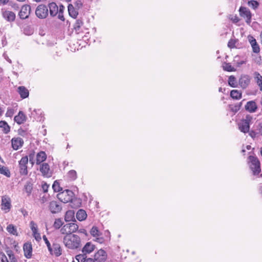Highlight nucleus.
<instances>
[{"label": "nucleus", "instance_id": "obj_1", "mask_svg": "<svg viewBox=\"0 0 262 262\" xmlns=\"http://www.w3.org/2000/svg\"><path fill=\"white\" fill-rule=\"evenodd\" d=\"M64 246L68 249L75 250L81 247V239L76 234H70L66 235L63 238Z\"/></svg>", "mask_w": 262, "mask_h": 262}, {"label": "nucleus", "instance_id": "obj_2", "mask_svg": "<svg viewBox=\"0 0 262 262\" xmlns=\"http://www.w3.org/2000/svg\"><path fill=\"white\" fill-rule=\"evenodd\" d=\"M248 163L253 174H258L260 172L261 168L260 162L256 157L252 156H249L248 158Z\"/></svg>", "mask_w": 262, "mask_h": 262}, {"label": "nucleus", "instance_id": "obj_3", "mask_svg": "<svg viewBox=\"0 0 262 262\" xmlns=\"http://www.w3.org/2000/svg\"><path fill=\"white\" fill-rule=\"evenodd\" d=\"M74 193L70 190H65L58 194V199L64 203H67L72 201L74 198Z\"/></svg>", "mask_w": 262, "mask_h": 262}, {"label": "nucleus", "instance_id": "obj_4", "mask_svg": "<svg viewBox=\"0 0 262 262\" xmlns=\"http://www.w3.org/2000/svg\"><path fill=\"white\" fill-rule=\"evenodd\" d=\"M252 120V117L250 115L246 116L245 118L238 123V127L239 130L244 133H247L249 132L250 123Z\"/></svg>", "mask_w": 262, "mask_h": 262}, {"label": "nucleus", "instance_id": "obj_5", "mask_svg": "<svg viewBox=\"0 0 262 262\" xmlns=\"http://www.w3.org/2000/svg\"><path fill=\"white\" fill-rule=\"evenodd\" d=\"M78 229V226L74 223H70L63 226L60 229L62 234L68 235L75 232Z\"/></svg>", "mask_w": 262, "mask_h": 262}, {"label": "nucleus", "instance_id": "obj_6", "mask_svg": "<svg viewBox=\"0 0 262 262\" xmlns=\"http://www.w3.org/2000/svg\"><path fill=\"white\" fill-rule=\"evenodd\" d=\"M35 14L39 18H45L48 15V9L44 5H39L36 9Z\"/></svg>", "mask_w": 262, "mask_h": 262}, {"label": "nucleus", "instance_id": "obj_7", "mask_svg": "<svg viewBox=\"0 0 262 262\" xmlns=\"http://www.w3.org/2000/svg\"><path fill=\"white\" fill-rule=\"evenodd\" d=\"M240 15L243 17L245 20L246 22L249 25L251 21V13L249 9L246 7H241L239 9Z\"/></svg>", "mask_w": 262, "mask_h": 262}, {"label": "nucleus", "instance_id": "obj_8", "mask_svg": "<svg viewBox=\"0 0 262 262\" xmlns=\"http://www.w3.org/2000/svg\"><path fill=\"white\" fill-rule=\"evenodd\" d=\"M106 252L102 249L98 250L94 255V259L96 262H104L107 259Z\"/></svg>", "mask_w": 262, "mask_h": 262}, {"label": "nucleus", "instance_id": "obj_9", "mask_svg": "<svg viewBox=\"0 0 262 262\" xmlns=\"http://www.w3.org/2000/svg\"><path fill=\"white\" fill-rule=\"evenodd\" d=\"M90 234L94 237H95V241L102 244L104 242L103 238L100 237L101 233L96 226H93L90 230Z\"/></svg>", "mask_w": 262, "mask_h": 262}, {"label": "nucleus", "instance_id": "obj_10", "mask_svg": "<svg viewBox=\"0 0 262 262\" xmlns=\"http://www.w3.org/2000/svg\"><path fill=\"white\" fill-rule=\"evenodd\" d=\"M28 162V158L27 156L23 157L19 162L20 173L21 174L26 175L27 174V166Z\"/></svg>", "mask_w": 262, "mask_h": 262}, {"label": "nucleus", "instance_id": "obj_11", "mask_svg": "<svg viewBox=\"0 0 262 262\" xmlns=\"http://www.w3.org/2000/svg\"><path fill=\"white\" fill-rule=\"evenodd\" d=\"M31 12V7L29 5H23L19 12V16L21 19L27 18Z\"/></svg>", "mask_w": 262, "mask_h": 262}, {"label": "nucleus", "instance_id": "obj_12", "mask_svg": "<svg viewBox=\"0 0 262 262\" xmlns=\"http://www.w3.org/2000/svg\"><path fill=\"white\" fill-rule=\"evenodd\" d=\"M2 209L5 212L9 211L11 208V200L10 198L7 196H3L2 199Z\"/></svg>", "mask_w": 262, "mask_h": 262}, {"label": "nucleus", "instance_id": "obj_13", "mask_svg": "<svg viewBox=\"0 0 262 262\" xmlns=\"http://www.w3.org/2000/svg\"><path fill=\"white\" fill-rule=\"evenodd\" d=\"M12 147L14 150H18L24 144V140L20 137H14L11 139Z\"/></svg>", "mask_w": 262, "mask_h": 262}, {"label": "nucleus", "instance_id": "obj_14", "mask_svg": "<svg viewBox=\"0 0 262 262\" xmlns=\"http://www.w3.org/2000/svg\"><path fill=\"white\" fill-rule=\"evenodd\" d=\"M30 227L32 231L33 237L37 241L39 242L41 239V235L38 232V228L37 225L34 221H31L30 223Z\"/></svg>", "mask_w": 262, "mask_h": 262}, {"label": "nucleus", "instance_id": "obj_15", "mask_svg": "<svg viewBox=\"0 0 262 262\" xmlns=\"http://www.w3.org/2000/svg\"><path fill=\"white\" fill-rule=\"evenodd\" d=\"M49 208L52 213H57L61 210V207L56 201H52L50 202Z\"/></svg>", "mask_w": 262, "mask_h": 262}, {"label": "nucleus", "instance_id": "obj_16", "mask_svg": "<svg viewBox=\"0 0 262 262\" xmlns=\"http://www.w3.org/2000/svg\"><path fill=\"white\" fill-rule=\"evenodd\" d=\"M40 171L45 178H49L52 175L49 165L47 163H43L40 166Z\"/></svg>", "mask_w": 262, "mask_h": 262}, {"label": "nucleus", "instance_id": "obj_17", "mask_svg": "<svg viewBox=\"0 0 262 262\" xmlns=\"http://www.w3.org/2000/svg\"><path fill=\"white\" fill-rule=\"evenodd\" d=\"M248 40L252 48L253 52L255 53H259L260 49L256 39L252 36L249 35L248 36Z\"/></svg>", "mask_w": 262, "mask_h": 262}, {"label": "nucleus", "instance_id": "obj_18", "mask_svg": "<svg viewBox=\"0 0 262 262\" xmlns=\"http://www.w3.org/2000/svg\"><path fill=\"white\" fill-rule=\"evenodd\" d=\"M24 255L27 258H30L32 255V246L30 243L24 244L23 246Z\"/></svg>", "mask_w": 262, "mask_h": 262}, {"label": "nucleus", "instance_id": "obj_19", "mask_svg": "<svg viewBox=\"0 0 262 262\" xmlns=\"http://www.w3.org/2000/svg\"><path fill=\"white\" fill-rule=\"evenodd\" d=\"M245 107L247 111L250 113H254L257 110V106L254 101H249L247 102Z\"/></svg>", "mask_w": 262, "mask_h": 262}, {"label": "nucleus", "instance_id": "obj_20", "mask_svg": "<svg viewBox=\"0 0 262 262\" xmlns=\"http://www.w3.org/2000/svg\"><path fill=\"white\" fill-rule=\"evenodd\" d=\"M49 250L51 254L55 255L56 256H59L61 254V248L58 244H53L50 250Z\"/></svg>", "mask_w": 262, "mask_h": 262}, {"label": "nucleus", "instance_id": "obj_21", "mask_svg": "<svg viewBox=\"0 0 262 262\" xmlns=\"http://www.w3.org/2000/svg\"><path fill=\"white\" fill-rule=\"evenodd\" d=\"M95 249V246L91 242H88L83 247L82 251L84 254H90Z\"/></svg>", "mask_w": 262, "mask_h": 262}, {"label": "nucleus", "instance_id": "obj_22", "mask_svg": "<svg viewBox=\"0 0 262 262\" xmlns=\"http://www.w3.org/2000/svg\"><path fill=\"white\" fill-rule=\"evenodd\" d=\"M27 119V117L25 115V114L21 112L20 111L18 115L15 116L14 117V121L18 124H21L24 123Z\"/></svg>", "mask_w": 262, "mask_h": 262}, {"label": "nucleus", "instance_id": "obj_23", "mask_svg": "<svg viewBox=\"0 0 262 262\" xmlns=\"http://www.w3.org/2000/svg\"><path fill=\"white\" fill-rule=\"evenodd\" d=\"M4 18L8 21H13L15 19V14L14 12L10 11H5L3 13Z\"/></svg>", "mask_w": 262, "mask_h": 262}, {"label": "nucleus", "instance_id": "obj_24", "mask_svg": "<svg viewBox=\"0 0 262 262\" xmlns=\"http://www.w3.org/2000/svg\"><path fill=\"white\" fill-rule=\"evenodd\" d=\"M250 82L249 77L247 75H243L241 77L239 80V84L242 88H246Z\"/></svg>", "mask_w": 262, "mask_h": 262}, {"label": "nucleus", "instance_id": "obj_25", "mask_svg": "<svg viewBox=\"0 0 262 262\" xmlns=\"http://www.w3.org/2000/svg\"><path fill=\"white\" fill-rule=\"evenodd\" d=\"M6 230L10 234L16 236L19 235L17 227L13 224H10L8 225Z\"/></svg>", "mask_w": 262, "mask_h": 262}, {"label": "nucleus", "instance_id": "obj_26", "mask_svg": "<svg viewBox=\"0 0 262 262\" xmlns=\"http://www.w3.org/2000/svg\"><path fill=\"white\" fill-rule=\"evenodd\" d=\"M50 15L54 16L58 14V7L56 3L52 2L49 4Z\"/></svg>", "mask_w": 262, "mask_h": 262}, {"label": "nucleus", "instance_id": "obj_27", "mask_svg": "<svg viewBox=\"0 0 262 262\" xmlns=\"http://www.w3.org/2000/svg\"><path fill=\"white\" fill-rule=\"evenodd\" d=\"M47 155L44 151H40L36 155V164H39L46 160Z\"/></svg>", "mask_w": 262, "mask_h": 262}, {"label": "nucleus", "instance_id": "obj_28", "mask_svg": "<svg viewBox=\"0 0 262 262\" xmlns=\"http://www.w3.org/2000/svg\"><path fill=\"white\" fill-rule=\"evenodd\" d=\"M18 92L22 98H26L29 96V91L24 86H19L18 88Z\"/></svg>", "mask_w": 262, "mask_h": 262}, {"label": "nucleus", "instance_id": "obj_29", "mask_svg": "<svg viewBox=\"0 0 262 262\" xmlns=\"http://www.w3.org/2000/svg\"><path fill=\"white\" fill-rule=\"evenodd\" d=\"M68 12L69 15L73 18H76L78 14L77 10L74 8L72 4L68 6Z\"/></svg>", "mask_w": 262, "mask_h": 262}, {"label": "nucleus", "instance_id": "obj_30", "mask_svg": "<svg viewBox=\"0 0 262 262\" xmlns=\"http://www.w3.org/2000/svg\"><path fill=\"white\" fill-rule=\"evenodd\" d=\"M87 216L86 212L82 209L79 210L76 213V217L78 220L82 221L84 220Z\"/></svg>", "mask_w": 262, "mask_h": 262}, {"label": "nucleus", "instance_id": "obj_31", "mask_svg": "<svg viewBox=\"0 0 262 262\" xmlns=\"http://www.w3.org/2000/svg\"><path fill=\"white\" fill-rule=\"evenodd\" d=\"M6 252L9 257L10 262H18V258L15 256L12 250H7Z\"/></svg>", "mask_w": 262, "mask_h": 262}, {"label": "nucleus", "instance_id": "obj_32", "mask_svg": "<svg viewBox=\"0 0 262 262\" xmlns=\"http://www.w3.org/2000/svg\"><path fill=\"white\" fill-rule=\"evenodd\" d=\"M76 258L78 262H95L94 259L91 258H86L82 255H77Z\"/></svg>", "mask_w": 262, "mask_h": 262}, {"label": "nucleus", "instance_id": "obj_33", "mask_svg": "<svg viewBox=\"0 0 262 262\" xmlns=\"http://www.w3.org/2000/svg\"><path fill=\"white\" fill-rule=\"evenodd\" d=\"M231 97L235 99H239L242 97V93L236 90H232L230 92Z\"/></svg>", "mask_w": 262, "mask_h": 262}, {"label": "nucleus", "instance_id": "obj_34", "mask_svg": "<svg viewBox=\"0 0 262 262\" xmlns=\"http://www.w3.org/2000/svg\"><path fill=\"white\" fill-rule=\"evenodd\" d=\"M0 173L6 176L8 178L10 177V172L8 168L1 165H0Z\"/></svg>", "mask_w": 262, "mask_h": 262}, {"label": "nucleus", "instance_id": "obj_35", "mask_svg": "<svg viewBox=\"0 0 262 262\" xmlns=\"http://www.w3.org/2000/svg\"><path fill=\"white\" fill-rule=\"evenodd\" d=\"M74 213L72 210H68L66 212L64 216V220L66 222L71 221L74 217Z\"/></svg>", "mask_w": 262, "mask_h": 262}, {"label": "nucleus", "instance_id": "obj_36", "mask_svg": "<svg viewBox=\"0 0 262 262\" xmlns=\"http://www.w3.org/2000/svg\"><path fill=\"white\" fill-rule=\"evenodd\" d=\"M0 127L3 128V131L5 133L7 134L10 132V127L6 122L4 121H0Z\"/></svg>", "mask_w": 262, "mask_h": 262}, {"label": "nucleus", "instance_id": "obj_37", "mask_svg": "<svg viewBox=\"0 0 262 262\" xmlns=\"http://www.w3.org/2000/svg\"><path fill=\"white\" fill-rule=\"evenodd\" d=\"M228 84L230 86L235 88L236 86V79L233 76H230L228 79Z\"/></svg>", "mask_w": 262, "mask_h": 262}, {"label": "nucleus", "instance_id": "obj_38", "mask_svg": "<svg viewBox=\"0 0 262 262\" xmlns=\"http://www.w3.org/2000/svg\"><path fill=\"white\" fill-rule=\"evenodd\" d=\"M256 82L259 87V89L262 91V76L259 73H256Z\"/></svg>", "mask_w": 262, "mask_h": 262}, {"label": "nucleus", "instance_id": "obj_39", "mask_svg": "<svg viewBox=\"0 0 262 262\" xmlns=\"http://www.w3.org/2000/svg\"><path fill=\"white\" fill-rule=\"evenodd\" d=\"M63 224V223L61 219H57L55 220V222L53 224V227L56 229H59L62 226Z\"/></svg>", "mask_w": 262, "mask_h": 262}, {"label": "nucleus", "instance_id": "obj_40", "mask_svg": "<svg viewBox=\"0 0 262 262\" xmlns=\"http://www.w3.org/2000/svg\"><path fill=\"white\" fill-rule=\"evenodd\" d=\"M223 69L225 71H227L228 72H233L235 71V69L232 67L229 63H225L223 66Z\"/></svg>", "mask_w": 262, "mask_h": 262}, {"label": "nucleus", "instance_id": "obj_41", "mask_svg": "<svg viewBox=\"0 0 262 262\" xmlns=\"http://www.w3.org/2000/svg\"><path fill=\"white\" fill-rule=\"evenodd\" d=\"M249 5L254 9H256L259 6V3L254 0H251L248 2Z\"/></svg>", "mask_w": 262, "mask_h": 262}, {"label": "nucleus", "instance_id": "obj_42", "mask_svg": "<svg viewBox=\"0 0 262 262\" xmlns=\"http://www.w3.org/2000/svg\"><path fill=\"white\" fill-rule=\"evenodd\" d=\"M52 187L55 191L58 192L62 190V188L59 186L58 181H54L52 185Z\"/></svg>", "mask_w": 262, "mask_h": 262}, {"label": "nucleus", "instance_id": "obj_43", "mask_svg": "<svg viewBox=\"0 0 262 262\" xmlns=\"http://www.w3.org/2000/svg\"><path fill=\"white\" fill-rule=\"evenodd\" d=\"M237 42V40H236V39H231L229 42H228V46L230 48H236V43Z\"/></svg>", "mask_w": 262, "mask_h": 262}, {"label": "nucleus", "instance_id": "obj_44", "mask_svg": "<svg viewBox=\"0 0 262 262\" xmlns=\"http://www.w3.org/2000/svg\"><path fill=\"white\" fill-rule=\"evenodd\" d=\"M49 195L47 194H43L40 198V202L41 204H44L48 201Z\"/></svg>", "mask_w": 262, "mask_h": 262}, {"label": "nucleus", "instance_id": "obj_45", "mask_svg": "<svg viewBox=\"0 0 262 262\" xmlns=\"http://www.w3.org/2000/svg\"><path fill=\"white\" fill-rule=\"evenodd\" d=\"M25 189L26 192L29 195L31 193L32 190V185L30 183H28L27 185L25 186Z\"/></svg>", "mask_w": 262, "mask_h": 262}, {"label": "nucleus", "instance_id": "obj_46", "mask_svg": "<svg viewBox=\"0 0 262 262\" xmlns=\"http://www.w3.org/2000/svg\"><path fill=\"white\" fill-rule=\"evenodd\" d=\"M69 176L70 179H76L77 178L76 177V172L75 170H71L69 172Z\"/></svg>", "mask_w": 262, "mask_h": 262}, {"label": "nucleus", "instance_id": "obj_47", "mask_svg": "<svg viewBox=\"0 0 262 262\" xmlns=\"http://www.w3.org/2000/svg\"><path fill=\"white\" fill-rule=\"evenodd\" d=\"M0 262H9L7 256L3 253H0Z\"/></svg>", "mask_w": 262, "mask_h": 262}, {"label": "nucleus", "instance_id": "obj_48", "mask_svg": "<svg viewBox=\"0 0 262 262\" xmlns=\"http://www.w3.org/2000/svg\"><path fill=\"white\" fill-rule=\"evenodd\" d=\"M42 238H43V239L45 241L46 244L47 245V246L48 247V250H50L51 245L49 241H48L47 237H46V235H43Z\"/></svg>", "mask_w": 262, "mask_h": 262}, {"label": "nucleus", "instance_id": "obj_49", "mask_svg": "<svg viewBox=\"0 0 262 262\" xmlns=\"http://www.w3.org/2000/svg\"><path fill=\"white\" fill-rule=\"evenodd\" d=\"M13 114V111L11 108L8 109L6 113V116L7 117H11Z\"/></svg>", "mask_w": 262, "mask_h": 262}, {"label": "nucleus", "instance_id": "obj_50", "mask_svg": "<svg viewBox=\"0 0 262 262\" xmlns=\"http://www.w3.org/2000/svg\"><path fill=\"white\" fill-rule=\"evenodd\" d=\"M230 19L234 23H237L239 21V19L236 15L231 16Z\"/></svg>", "mask_w": 262, "mask_h": 262}, {"label": "nucleus", "instance_id": "obj_51", "mask_svg": "<svg viewBox=\"0 0 262 262\" xmlns=\"http://www.w3.org/2000/svg\"><path fill=\"white\" fill-rule=\"evenodd\" d=\"M48 187L49 185H47L46 183H44L42 184V188L44 192H47Z\"/></svg>", "mask_w": 262, "mask_h": 262}, {"label": "nucleus", "instance_id": "obj_52", "mask_svg": "<svg viewBox=\"0 0 262 262\" xmlns=\"http://www.w3.org/2000/svg\"><path fill=\"white\" fill-rule=\"evenodd\" d=\"M241 105L242 103H240L238 105L234 106V107L232 108V111H234L235 112L238 111L239 110Z\"/></svg>", "mask_w": 262, "mask_h": 262}, {"label": "nucleus", "instance_id": "obj_53", "mask_svg": "<svg viewBox=\"0 0 262 262\" xmlns=\"http://www.w3.org/2000/svg\"><path fill=\"white\" fill-rule=\"evenodd\" d=\"M256 127L257 129L259 131V133L262 135V122H259Z\"/></svg>", "mask_w": 262, "mask_h": 262}, {"label": "nucleus", "instance_id": "obj_54", "mask_svg": "<svg viewBox=\"0 0 262 262\" xmlns=\"http://www.w3.org/2000/svg\"><path fill=\"white\" fill-rule=\"evenodd\" d=\"M64 9V7L62 5H60L59 6V8H58V13H63V11Z\"/></svg>", "mask_w": 262, "mask_h": 262}, {"label": "nucleus", "instance_id": "obj_55", "mask_svg": "<svg viewBox=\"0 0 262 262\" xmlns=\"http://www.w3.org/2000/svg\"><path fill=\"white\" fill-rule=\"evenodd\" d=\"M58 13V18L62 20H64V17L63 15V13Z\"/></svg>", "mask_w": 262, "mask_h": 262}, {"label": "nucleus", "instance_id": "obj_56", "mask_svg": "<svg viewBox=\"0 0 262 262\" xmlns=\"http://www.w3.org/2000/svg\"><path fill=\"white\" fill-rule=\"evenodd\" d=\"M249 135L251 137H252V138L255 137V133L254 131L252 130V131H250V132L249 131Z\"/></svg>", "mask_w": 262, "mask_h": 262}, {"label": "nucleus", "instance_id": "obj_57", "mask_svg": "<svg viewBox=\"0 0 262 262\" xmlns=\"http://www.w3.org/2000/svg\"><path fill=\"white\" fill-rule=\"evenodd\" d=\"M34 156V154H30L29 155V158H30V162H32V163H33V159Z\"/></svg>", "mask_w": 262, "mask_h": 262}, {"label": "nucleus", "instance_id": "obj_58", "mask_svg": "<svg viewBox=\"0 0 262 262\" xmlns=\"http://www.w3.org/2000/svg\"><path fill=\"white\" fill-rule=\"evenodd\" d=\"M79 232L80 233H83L85 235H87V232H86V231L85 230V229H80L79 230Z\"/></svg>", "mask_w": 262, "mask_h": 262}, {"label": "nucleus", "instance_id": "obj_59", "mask_svg": "<svg viewBox=\"0 0 262 262\" xmlns=\"http://www.w3.org/2000/svg\"><path fill=\"white\" fill-rule=\"evenodd\" d=\"M8 2V0H0V3L2 4H6Z\"/></svg>", "mask_w": 262, "mask_h": 262}, {"label": "nucleus", "instance_id": "obj_60", "mask_svg": "<svg viewBox=\"0 0 262 262\" xmlns=\"http://www.w3.org/2000/svg\"><path fill=\"white\" fill-rule=\"evenodd\" d=\"M260 39L261 43L262 45V31L261 32L260 34Z\"/></svg>", "mask_w": 262, "mask_h": 262}, {"label": "nucleus", "instance_id": "obj_61", "mask_svg": "<svg viewBox=\"0 0 262 262\" xmlns=\"http://www.w3.org/2000/svg\"><path fill=\"white\" fill-rule=\"evenodd\" d=\"M251 146H250V145H247V146H246V148H247V149H248V150H250V149H251Z\"/></svg>", "mask_w": 262, "mask_h": 262}, {"label": "nucleus", "instance_id": "obj_62", "mask_svg": "<svg viewBox=\"0 0 262 262\" xmlns=\"http://www.w3.org/2000/svg\"><path fill=\"white\" fill-rule=\"evenodd\" d=\"M3 231H4L3 228V227L0 225V232H3Z\"/></svg>", "mask_w": 262, "mask_h": 262}, {"label": "nucleus", "instance_id": "obj_63", "mask_svg": "<svg viewBox=\"0 0 262 262\" xmlns=\"http://www.w3.org/2000/svg\"><path fill=\"white\" fill-rule=\"evenodd\" d=\"M3 111L0 107V115H2L3 114Z\"/></svg>", "mask_w": 262, "mask_h": 262}, {"label": "nucleus", "instance_id": "obj_64", "mask_svg": "<svg viewBox=\"0 0 262 262\" xmlns=\"http://www.w3.org/2000/svg\"><path fill=\"white\" fill-rule=\"evenodd\" d=\"M244 63H245V62L243 61H241L239 64H243Z\"/></svg>", "mask_w": 262, "mask_h": 262}]
</instances>
